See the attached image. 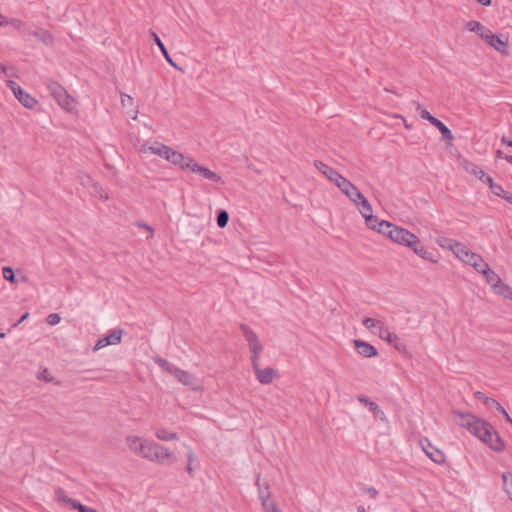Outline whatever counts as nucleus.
Instances as JSON below:
<instances>
[{
  "mask_svg": "<svg viewBox=\"0 0 512 512\" xmlns=\"http://www.w3.org/2000/svg\"><path fill=\"white\" fill-rule=\"evenodd\" d=\"M124 442L131 454L148 462L166 465L176 461L175 455L168 447L140 435L128 434L125 436Z\"/></svg>",
  "mask_w": 512,
  "mask_h": 512,
  "instance_id": "f257e3e1",
  "label": "nucleus"
},
{
  "mask_svg": "<svg viewBox=\"0 0 512 512\" xmlns=\"http://www.w3.org/2000/svg\"><path fill=\"white\" fill-rule=\"evenodd\" d=\"M456 423L467 429L472 435L485 443L490 449L502 452L505 448L504 441L494 427L486 420L471 413L459 410L453 411Z\"/></svg>",
  "mask_w": 512,
  "mask_h": 512,
  "instance_id": "f03ea898",
  "label": "nucleus"
},
{
  "mask_svg": "<svg viewBox=\"0 0 512 512\" xmlns=\"http://www.w3.org/2000/svg\"><path fill=\"white\" fill-rule=\"evenodd\" d=\"M382 227L387 228L385 236L394 243L411 249L417 256L423 260L437 263L438 259L421 244L417 235L409 230L390 223L380 224Z\"/></svg>",
  "mask_w": 512,
  "mask_h": 512,
  "instance_id": "7ed1b4c3",
  "label": "nucleus"
},
{
  "mask_svg": "<svg viewBox=\"0 0 512 512\" xmlns=\"http://www.w3.org/2000/svg\"><path fill=\"white\" fill-rule=\"evenodd\" d=\"M240 328L245 337V340L247 341V343L249 345V349L251 352V363H252V367H253L256 379L261 384H265V385L271 384L276 375V371L271 367H267L264 369H262L260 367L259 359H260V354L263 350V346H262L261 342L259 341L257 335L247 325L242 324L240 326Z\"/></svg>",
  "mask_w": 512,
  "mask_h": 512,
  "instance_id": "20e7f679",
  "label": "nucleus"
},
{
  "mask_svg": "<svg viewBox=\"0 0 512 512\" xmlns=\"http://www.w3.org/2000/svg\"><path fill=\"white\" fill-rule=\"evenodd\" d=\"M363 326L372 334L377 335L381 340L393 346L399 352L406 350V345L401 341L400 337L390 331L385 322L381 319L366 317L362 320Z\"/></svg>",
  "mask_w": 512,
  "mask_h": 512,
  "instance_id": "39448f33",
  "label": "nucleus"
},
{
  "mask_svg": "<svg viewBox=\"0 0 512 512\" xmlns=\"http://www.w3.org/2000/svg\"><path fill=\"white\" fill-rule=\"evenodd\" d=\"M48 89L53 98L57 101V103L62 109L69 113L76 112V100L72 96H70L68 92L59 83L50 82L48 85Z\"/></svg>",
  "mask_w": 512,
  "mask_h": 512,
  "instance_id": "423d86ee",
  "label": "nucleus"
},
{
  "mask_svg": "<svg viewBox=\"0 0 512 512\" xmlns=\"http://www.w3.org/2000/svg\"><path fill=\"white\" fill-rule=\"evenodd\" d=\"M483 42H485L490 48L494 49L499 54L503 56L509 55L508 36L496 35L492 32V30H490Z\"/></svg>",
  "mask_w": 512,
  "mask_h": 512,
  "instance_id": "0eeeda50",
  "label": "nucleus"
},
{
  "mask_svg": "<svg viewBox=\"0 0 512 512\" xmlns=\"http://www.w3.org/2000/svg\"><path fill=\"white\" fill-rule=\"evenodd\" d=\"M337 187L354 205H358L365 198L359 189L345 177H343Z\"/></svg>",
  "mask_w": 512,
  "mask_h": 512,
  "instance_id": "6e6552de",
  "label": "nucleus"
},
{
  "mask_svg": "<svg viewBox=\"0 0 512 512\" xmlns=\"http://www.w3.org/2000/svg\"><path fill=\"white\" fill-rule=\"evenodd\" d=\"M171 150H172L171 147H169L163 143H160L158 141L146 143L139 148L140 153L145 154V153L149 152L151 154L157 155V156L165 159L166 161L169 159Z\"/></svg>",
  "mask_w": 512,
  "mask_h": 512,
  "instance_id": "1a4fd4ad",
  "label": "nucleus"
},
{
  "mask_svg": "<svg viewBox=\"0 0 512 512\" xmlns=\"http://www.w3.org/2000/svg\"><path fill=\"white\" fill-rule=\"evenodd\" d=\"M167 161L183 171H190L195 159L186 154H183L182 152L172 149Z\"/></svg>",
  "mask_w": 512,
  "mask_h": 512,
  "instance_id": "9d476101",
  "label": "nucleus"
},
{
  "mask_svg": "<svg viewBox=\"0 0 512 512\" xmlns=\"http://www.w3.org/2000/svg\"><path fill=\"white\" fill-rule=\"evenodd\" d=\"M123 335V331L121 329H114L109 332L108 335L99 339L95 346L93 347V351H99L109 345H117L121 342Z\"/></svg>",
  "mask_w": 512,
  "mask_h": 512,
  "instance_id": "9b49d317",
  "label": "nucleus"
},
{
  "mask_svg": "<svg viewBox=\"0 0 512 512\" xmlns=\"http://www.w3.org/2000/svg\"><path fill=\"white\" fill-rule=\"evenodd\" d=\"M179 382H181L183 385L189 387L193 391H200L202 390V387L197 380V378L189 373L188 371L182 370L178 368V370L175 371L174 376Z\"/></svg>",
  "mask_w": 512,
  "mask_h": 512,
  "instance_id": "f8f14e48",
  "label": "nucleus"
},
{
  "mask_svg": "<svg viewBox=\"0 0 512 512\" xmlns=\"http://www.w3.org/2000/svg\"><path fill=\"white\" fill-rule=\"evenodd\" d=\"M314 166L323 176H325L329 181L334 183L336 186L339 184V182L344 177L340 173H338L335 169L328 166L327 164H325L322 161H319V160L314 161Z\"/></svg>",
  "mask_w": 512,
  "mask_h": 512,
  "instance_id": "ddd939ff",
  "label": "nucleus"
},
{
  "mask_svg": "<svg viewBox=\"0 0 512 512\" xmlns=\"http://www.w3.org/2000/svg\"><path fill=\"white\" fill-rule=\"evenodd\" d=\"M190 172L199 174L202 178L212 181V182H216V183L221 182L220 175H218L216 172L210 170L208 167H205V166L199 164L198 162H196V160L193 162Z\"/></svg>",
  "mask_w": 512,
  "mask_h": 512,
  "instance_id": "4468645a",
  "label": "nucleus"
},
{
  "mask_svg": "<svg viewBox=\"0 0 512 512\" xmlns=\"http://www.w3.org/2000/svg\"><path fill=\"white\" fill-rule=\"evenodd\" d=\"M420 445L425 454L437 464H442L445 461V455L438 449L434 448L427 439L420 440Z\"/></svg>",
  "mask_w": 512,
  "mask_h": 512,
  "instance_id": "2eb2a0df",
  "label": "nucleus"
},
{
  "mask_svg": "<svg viewBox=\"0 0 512 512\" xmlns=\"http://www.w3.org/2000/svg\"><path fill=\"white\" fill-rule=\"evenodd\" d=\"M353 343L358 354L363 357L372 358L376 357L378 354L377 349L368 342L362 340H354Z\"/></svg>",
  "mask_w": 512,
  "mask_h": 512,
  "instance_id": "dca6fc26",
  "label": "nucleus"
},
{
  "mask_svg": "<svg viewBox=\"0 0 512 512\" xmlns=\"http://www.w3.org/2000/svg\"><path fill=\"white\" fill-rule=\"evenodd\" d=\"M465 28L469 32L475 33L478 36V38L481 39L482 41H484L487 34L491 30L477 20H469L468 22H466Z\"/></svg>",
  "mask_w": 512,
  "mask_h": 512,
  "instance_id": "f3484780",
  "label": "nucleus"
},
{
  "mask_svg": "<svg viewBox=\"0 0 512 512\" xmlns=\"http://www.w3.org/2000/svg\"><path fill=\"white\" fill-rule=\"evenodd\" d=\"M477 273L481 274L485 278L491 289L496 288V286L502 281L498 274L489 267L488 263H486V267L481 268Z\"/></svg>",
  "mask_w": 512,
  "mask_h": 512,
  "instance_id": "a211bd4d",
  "label": "nucleus"
},
{
  "mask_svg": "<svg viewBox=\"0 0 512 512\" xmlns=\"http://www.w3.org/2000/svg\"><path fill=\"white\" fill-rule=\"evenodd\" d=\"M85 184H90L93 189V194L103 201L110 199V192L107 188L103 187L99 183L93 181L90 176H85Z\"/></svg>",
  "mask_w": 512,
  "mask_h": 512,
  "instance_id": "6ab92c4d",
  "label": "nucleus"
},
{
  "mask_svg": "<svg viewBox=\"0 0 512 512\" xmlns=\"http://www.w3.org/2000/svg\"><path fill=\"white\" fill-rule=\"evenodd\" d=\"M256 486L262 506H267V504L274 502L271 500V492L269 486L267 484H261L259 475L256 478Z\"/></svg>",
  "mask_w": 512,
  "mask_h": 512,
  "instance_id": "aec40b11",
  "label": "nucleus"
},
{
  "mask_svg": "<svg viewBox=\"0 0 512 512\" xmlns=\"http://www.w3.org/2000/svg\"><path fill=\"white\" fill-rule=\"evenodd\" d=\"M14 96L25 108L34 109L37 105V100L22 88Z\"/></svg>",
  "mask_w": 512,
  "mask_h": 512,
  "instance_id": "412c9836",
  "label": "nucleus"
},
{
  "mask_svg": "<svg viewBox=\"0 0 512 512\" xmlns=\"http://www.w3.org/2000/svg\"><path fill=\"white\" fill-rule=\"evenodd\" d=\"M486 261L480 254H477L473 251L470 252L468 257L465 259L463 264L471 266L476 272H478L481 268L486 267Z\"/></svg>",
  "mask_w": 512,
  "mask_h": 512,
  "instance_id": "4be33fe9",
  "label": "nucleus"
},
{
  "mask_svg": "<svg viewBox=\"0 0 512 512\" xmlns=\"http://www.w3.org/2000/svg\"><path fill=\"white\" fill-rule=\"evenodd\" d=\"M474 396H475V398H477L479 400H483L485 403H493V405L497 408V410L500 413H502L504 415L505 419L512 425L511 417L509 416V414L507 413L505 408L503 406H501L500 403H498L496 400H494L492 398L486 397L482 392H479V391L475 392Z\"/></svg>",
  "mask_w": 512,
  "mask_h": 512,
  "instance_id": "5701e85b",
  "label": "nucleus"
},
{
  "mask_svg": "<svg viewBox=\"0 0 512 512\" xmlns=\"http://www.w3.org/2000/svg\"><path fill=\"white\" fill-rule=\"evenodd\" d=\"M360 214L362 215V217L365 219V221H373V210H372V206L371 204L369 203V201L367 200V198H363V200H361L358 205H355Z\"/></svg>",
  "mask_w": 512,
  "mask_h": 512,
  "instance_id": "b1692460",
  "label": "nucleus"
},
{
  "mask_svg": "<svg viewBox=\"0 0 512 512\" xmlns=\"http://www.w3.org/2000/svg\"><path fill=\"white\" fill-rule=\"evenodd\" d=\"M359 401L363 403L368 409L374 414L375 417L379 418L382 421L386 420L385 413L380 409V407L375 403L370 401L368 398L360 397Z\"/></svg>",
  "mask_w": 512,
  "mask_h": 512,
  "instance_id": "393cba45",
  "label": "nucleus"
},
{
  "mask_svg": "<svg viewBox=\"0 0 512 512\" xmlns=\"http://www.w3.org/2000/svg\"><path fill=\"white\" fill-rule=\"evenodd\" d=\"M461 164H462L463 169L467 173L475 176L479 180H481L484 177V175L486 174L478 165H476L472 162L463 160Z\"/></svg>",
  "mask_w": 512,
  "mask_h": 512,
  "instance_id": "a878e982",
  "label": "nucleus"
},
{
  "mask_svg": "<svg viewBox=\"0 0 512 512\" xmlns=\"http://www.w3.org/2000/svg\"><path fill=\"white\" fill-rule=\"evenodd\" d=\"M155 437L160 441H174L178 439L177 433L168 430L165 427H159L155 430Z\"/></svg>",
  "mask_w": 512,
  "mask_h": 512,
  "instance_id": "bb28decb",
  "label": "nucleus"
},
{
  "mask_svg": "<svg viewBox=\"0 0 512 512\" xmlns=\"http://www.w3.org/2000/svg\"><path fill=\"white\" fill-rule=\"evenodd\" d=\"M470 252L471 250L464 243L458 241L452 253L459 261L463 263Z\"/></svg>",
  "mask_w": 512,
  "mask_h": 512,
  "instance_id": "cd10ccee",
  "label": "nucleus"
},
{
  "mask_svg": "<svg viewBox=\"0 0 512 512\" xmlns=\"http://www.w3.org/2000/svg\"><path fill=\"white\" fill-rule=\"evenodd\" d=\"M153 36V39L155 41V43L157 44V46L159 47L162 55L164 56L165 60L171 65L173 66L174 68L176 69H179V67L177 66V64L172 60V58L170 57L166 47L164 46V44L162 43L161 39L159 38V36L156 34V33H153L152 34Z\"/></svg>",
  "mask_w": 512,
  "mask_h": 512,
  "instance_id": "c85d7f7f",
  "label": "nucleus"
},
{
  "mask_svg": "<svg viewBox=\"0 0 512 512\" xmlns=\"http://www.w3.org/2000/svg\"><path fill=\"white\" fill-rule=\"evenodd\" d=\"M496 294L503 296L506 299L512 300V288L501 281L496 288L492 289Z\"/></svg>",
  "mask_w": 512,
  "mask_h": 512,
  "instance_id": "c756f323",
  "label": "nucleus"
},
{
  "mask_svg": "<svg viewBox=\"0 0 512 512\" xmlns=\"http://www.w3.org/2000/svg\"><path fill=\"white\" fill-rule=\"evenodd\" d=\"M33 35L46 45H51L53 43V36L48 30L39 29L34 31Z\"/></svg>",
  "mask_w": 512,
  "mask_h": 512,
  "instance_id": "7c9ffc66",
  "label": "nucleus"
},
{
  "mask_svg": "<svg viewBox=\"0 0 512 512\" xmlns=\"http://www.w3.org/2000/svg\"><path fill=\"white\" fill-rule=\"evenodd\" d=\"M63 501L69 504L73 509L78 510V512H98L95 509L84 506L80 502L73 500L71 498H63Z\"/></svg>",
  "mask_w": 512,
  "mask_h": 512,
  "instance_id": "2f4dec72",
  "label": "nucleus"
},
{
  "mask_svg": "<svg viewBox=\"0 0 512 512\" xmlns=\"http://www.w3.org/2000/svg\"><path fill=\"white\" fill-rule=\"evenodd\" d=\"M154 361L167 373L175 376V371L178 370V367L174 366L173 364L169 363L167 360L156 357Z\"/></svg>",
  "mask_w": 512,
  "mask_h": 512,
  "instance_id": "473e14b6",
  "label": "nucleus"
},
{
  "mask_svg": "<svg viewBox=\"0 0 512 512\" xmlns=\"http://www.w3.org/2000/svg\"><path fill=\"white\" fill-rule=\"evenodd\" d=\"M382 223H390L389 221H386V220H381L379 221L375 216H373V221L369 222L368 220L365 221V224L368 228L372 229V230H375L379 233H382L383 235H385V231L387 230V228H384L382 227L380 224Z\"/></svg>",
  "mask_w": 512,
  "mask_h": 512,
  "instance_id": "72a5a7b5",
  "label": "nucleus"
},
{
  "mask_svg": "<svg viewBox=\"0 0 512 512\" xmlns=\"http://www.w3.org/2000/svg\"><path fill=\"white\" fill-rule=\"evenodd\" d=\"M434 127H436L439 132L441 133L442 137L448 141L453 140V134L450 131V129L440 120H437L434 124Z\"/></svg>",
  "mask_w": 512,
  "mask_h": 512,
  "instance_id": "f704fd0d",
  "label": "nucleus"
},
{
  "mask_svg": "<svg viewBox=\"0 0 512 512\" xmlns=\"http://www.w3.org/2000/svg\"><path fill=\"white\" fill-rule=\"evenodd\" d=\"M458 243L457 240L450 239L447 237H440L437 239V244L442 248L449 250L453 252V249H455L456 244Z\"/></svg>",
  "mask_w": 512,
  "mask_h": 512,
  "instance_id": "c9c22d12",
  "label": "nucleus"
},
{
  "mask_svg": "<svg viewBox=\"0 0 512 512\" xmlns=\"http://www.w3.org/2000/svg\"><path fill=\"white\" fill-rule=\"evenodd\" d=\"M489 189L494 195L501 197L505 200L506 197L510 195V192L504 190V188L500 184H497L495 182L489 187Z\"/></svg>",
  "mask_w": 512,
  "mask_h": 512,
  "instance_id": "e433bc0d",
  "label": "nucleus"
},
{
  "mask_svg": "<svg viewBox=\"0 0 512 512\" xmlns=\"http://www.w3.org/2000/svg\"><path fill=\"white\" fill-rule=\"evenodd\" d=\"M416 110L419 112L420 116H421L423 119H425V120L429 121L432 125H433V124L438 120L437 118H435L434 116H432V115L430 114V112H429L427 109H425V108H424L422 105H420V104H417V106H416Z\"/></svg>",
  "mask_w": 512,
  "mask_h": 512,
  "instance_id": "4c0bfd02",
  "label": "nucleus"
},
{
  "mask_svg": "<svg viewBox=\"0 0 512 512\" xmlns=\"http://www.w3.org/2000/svg\"><path fill=\"white\" fill-rule=\"evenodd\" d=\"M503 487L506 493L512 494V473L505 472L502 474Z\"/></svg>",
  "mask_w": 512,
  "mask_h": 512,
  "instance_id": "58836bf2",
  "label": "nucleus"
},
{
  "mask_svg": "<svg viewBox=\"0 0 512 512\" xmlns=\"http://www.w3.org/2000/svg\"><path fill=\"white\" fill-rule=\"evenodd\" d=\"M2 275H3V278L11 283H15L17 282V279L15 277V273L13 271V269L11 267H3L2 269Z\"/></svg>",
  "mask_w": 512,
  "mask_h": 512,
  "instance_id": "ea45409f",
  "label": "nucleus"
},
{
  "mask_svg": "<svg viewBox=\"0 0 512 512\" xmlns=\"http://www.w3.org/2000/svg\"><path fill=\"white\" fill-rule=\"evenodd\" d=\"M229 219V215L226 211H221L217 216V224L219 227L223 228L227 225Z\"/></svg>",
  "mask_w": 512,
  "mask_h": 512,
  "instance_id": "a19ab883",
  "label": "nucleus"
},
{
  "mask_svg": "<svg viewBox=\"0 0 512 512\" xmlns=\"http://www.w3.org/2000/svg\"><path fill=\"white\" fill-rule=\"evenodd\" d=\"M46 320L49 325L54 326L61 321V317L58 313H51L47 316Z\"/></svg>",
  "mask_w": 512,
  "mask_h": 512,
  "instance_id": "79ce46f5",
  "label": "nucleus"
},
{
  "mask_svg": "<svg viewBox=\"0 0 512 512\" xmlns=\"http://www.w3.org/2000/svg\"><path fill=\"white\" fill-rule=\"evenodd\" d=\"M120 97H121V104H122V106L125 107V106H132L133 105L134 100H133V98L130 95L122 93Z\"/></svg>",
  "mask_w": 512,
  "mask_h": 512,
  "instance_id": "37998d69",
  "label": "nucleus"
},
{
  "mask_svg": "<svg viewBox=\"0 0 512 512\" xmlns=\"http://www.w3.org/2000/svg\"><path fill=\"white\" fill-rule=\"evenodd\" d=\"M262 507L265 512H282V510L278 507V505L275 501L267 504V506H262Z\"/></svg>",
  "mask_w": 512,
  "mask_h": 512,
  "instance_id": "c03bdc74",
  "label": "nucleus"
},
{
  "mask_svg": "<svg viewBox=\"0 0 512 512\" xmlns=\"http://www.w3.org/2000/svg\"><path fill=\"white\" fill-rule=\"evenodd\" d=\"M38 379L44 380L45 382H51L52 377L50 376V373L47 368H44L37 376Z\"/></svg>",
  "mask_w": 512,
  "mask_h": 512,
  "instance_id": "a18cd8bd",
  "label": "nucleus"
},
{
  "mask_svg": "<svg viewBox=\"0 0 512 512\" xmlns=\"http://www.w3.org/2000/svg\"><path fill=\"white\" fill-rule=\"evenodd\" d=\"M6 85L11 89L13 94L17 93V91L21 89V87L13 80H7Z\"/></svg>",
  "mask_w": 512,
  "mask_h": 512,
  "instance_id": "49530a36",
  "label": "nucleus"
},
{
  "mask_svg": "<svg viewBox=\"0 0 512 512\" xmlns=\"http://www.w3.org/2000/svg\"><path fill=\"white\" fill-rule=\"evenodd\" d=\"M365 492L369 495L370 498L376 499L378 496V491L374 487H367Z\"/></svg>",
  "mask_w": 512,
  "mask_h": 512,
  "instance_id": "de8ad7c7",
  "label": "nucleus"
},
{
  "mask_svg": "<svg viewBox=\"0 0 512 512\" xmlns=\"http://www.w3.org/2000/svg\"><path fill=\"white\" fill-rule=\"evenodd\" d=\"M480 181H482L483 183L487 184L489 187L492 184H494V181H493L492 177L490 175H488L487 173L484 175V177Z\"/></svg>",
  "mask_w": 512,
  "mask_h": 512,
  "instance_id": "09e8293b",
  "label": "nucleus"
},
{
  "mask_svg": "<svg viewBox=\"0 0 512 512\" xmlns=\"http://www.w3.org/2000/svg\"><path fill=\"white\" fill-rule=\"evenodd\" d=\"M8 19L0 13V27L8 25Z\"/></svg>",
  "mask_w": 512,
  "mask_h": 512,
  "instance_id": "8fccbe9b",
  "label": "nucleus"
},
{
  "mask_svg": "<svg viewBox=\"0 0 512 512\" xmlns=\"http://www.w3.org/2000/svg\"><path fill=\"white\" fill-rule=\"evenodd\" d=\"M187 458H188V463H192L194 460V452L192 451L191 448H188Z\"/></svg>",
  "mask_w": 512,
  "mask_h": 512,
  "instance_id": "3c124183",
  "label": "nucleus"
},
{
  "mask_svg": "<svg viewBox=\"0 0 512 512\" xmlns=\"http://www.w3.org/2000/svg\"><path fill=\"white\" fill-rule=\"evenodd\" d=\"M8 22H9L8 24H12V25H14L16 27H20V25H21V21L16 20V19H12L10 21L8 20Z\"/></svg>",
  "mask_w": 512,
  "mask_h": 512,
  "instance_id": "603ef678",
  "label": "nucleus"
},
{
  "mask_svg": "<svg viewBox=\"0 0 512 512\" xmlns=\"http://www.w3.org/2000/svg\"><path fill=\"white\" fill-rule=\"evenodd\" d=\"M476 1L483 6H489L491 4V0H476Z\"/></svg>",
  "mask_w": 512,
  "mask_h": 512,
  "instance_id": "864d4df0",
  "label": "nucleus"
},
{
  "mask_svg": "<svg viewBox=\"0 0 512 512\" xmlns=\"http://www.w3.org/2000/svg\"><path fill=\"white\" fill-rule=\"evenodd\" d=\"M29 314L28 313H25L21 318L20 320L15 323L13 326L16 327L19 323L23 322L24 320H26L28 318Z\"/></svg>",
  "mask_w": 512,
  "mask_h": 512,
  "instance_id": "5fc2aeb1",
  "label": "nucleus"
},
{
  "mask_svg": "<svg viewBox=\"0 0 512 512\" xmlns=\"http://www.w3.org/2000/svg\"><path fill=\"white\" fill-rule=\"evenodd\" d=\"M186 470L189 473V475H191V476L193 475V469H192L191 463H188Z\"/></svg>",
  "mask_w": 512,
  "mask_h": 512,
  "instance_id": "6e6d98bb",
  "label": "nucleus"
},
{
  "mask_svg": "<svg viewBox=\"0 0 512 512\" xmlns=\"http://www.w3.org/2000/svg\"><path fill=\"white\" fill-rule=\"evenodd\" d=\"M502 142H503L504 144H506L507 146H509V147H511V148H512V141H510V140H506L505 138H503V139H502Z\"/></svg>",
  "mask_w": 512,
  "mask_h": 512,
  "instance_id": "4d7b16f0",
  "label": "nucleus"
},
{
  "mask_svg": "<svg viewBox=\"0 0 512 512\" xmlns=\"http://www.w3.org/2000/svg\"><path fill=\"white\" fill-rule=\"evenodd\" d=\"M0 72L4 73V74H7V68L5 65L3 64H0Z\"/></svg>",
  "mask_w": 512,
  "mask_h": 512,
  "instance_id": "13d9d810",
  "label": "nucleus"
},
{
  "mask_svg": "<svg viewBox=\"0 0 512 512\" xmlns=\"http://www.w3.org/2000/svg\"><path fill=\"white\" fill-rule=\"evenodd\" d=\"M143 227L146 228L147 231H149L151 233V235H153V229L150 226L143 224Z\"/></svg>",
  "mask_w": 512,
  "mask_h": 512,
  "instance_id": "bf43d9fd",
  "label": "nucleus"
},
{
  "mask_svg": "<svg viewBox=\"0 0 512 512\" xmlns=\"http://www.w3.org/2000/svg\"><path fill=\"white\" fill-rule=\"evenodd\" d=\"M506 201H508L512 205V193L506 197Z\"/></svg>",
  "mask_w": 512,
  "mask_h": 512,
  "instance_id": "052dcab7",
  "label": "nucleus"
},
{
  "mask_svg": "<svg viewBox=\"0 0 512 512\" xmlns=\"http://www.w3.org/2000/svg\"><path fill=\"white\" fill-rule=\"evenodd\" d=\"M505 160H506L507 162H509L510 164H512V156H509V155H508V156H505Z\"/></svg>",
  "mask_w": 512,
  "mask_h": 512,
  "instance_id": "680f3d73",
  "label": "nucleus"
},
{
  "mask_svg": "<svg viewBox=\"0 0 512 512\" xmlns=\"http://www.w3.org/2000/svg\"><path fill=\"white\" fill-rule=\"evenodd\" d=\"M404 126L406 129L410 130L412 127L410 124H408L405 120H404Z\"/></svg>",
  "mask_w": 512,
  "mask_h": 512,
  "instance_id": "e2e57ef3",
  "label": "nucleus"
},
{
  "mask_svg": "<svg viewBox=\"0 0 512 512\" xmlns=\"http://www.w3.org/2000/svg\"><path fill=\"white\" fill-rule=\"evenodd\" d=\"M357 511H358V512H366L365 508H364V507H362V506L358 507V508H357Z\"/></svg>",
  "mask_w": 512,
  "mask_h": 512,
  "instance_id": "0e129e2a",
  "label": "nucleus"
},
{
  "mask_svg": "<svg viewBox=\"0 0 512 512\" xmlns=\"http://www.w3.org/2000/svg\"><path fill=\"white\" fill-rule=\"evenodd\" d=\"M496 155H497V157L501 158L502 157V152L500 150H498Z\"/></svg>",
  "mask_w": 512,
  "mask_h": 512,
  "instance_id": "69168bd1",
  "label": "nucleus"
},
{
  "mask_svg": "<svg viewBox=\"0 0 512 512\" xmlns=\"http://www.w3.org/2000/svg\"><path fill=\"white\" fill-rule=\"evenodd\" d=\"M137 116H138V111L136 110V111H135L134 116L132 117V119H133V120H136V119H137Z\"/></svg>",
  "mask_w": 512,
  "mask_h": 512,
  "instance_id": "338daca9",
  "label": "nucleus"
},
{
  "mask_svg": "<svg viewBox=\"0 0 512 512\" xmlns=\"http://www.w3.org/2000/svg\"><path fill=\"white\" fill-rule=\"evenodd\" d=\"M21 281L26 282V281H27V277H26V276H23V277L21 278Z\"/></svg>",
  "mask_w": 512,
  "mask_h": 512,
  "instance_id": "774afa93",
  "label": "nucleus"
}]
</instances>
